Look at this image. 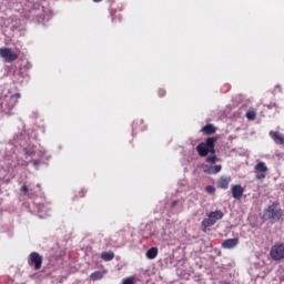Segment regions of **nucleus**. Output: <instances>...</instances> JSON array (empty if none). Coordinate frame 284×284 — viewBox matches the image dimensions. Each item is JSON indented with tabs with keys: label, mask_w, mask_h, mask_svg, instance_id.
Returning a JSON list of instances; mask_svg holds the SVG:
<instances>
[{
	"label": "nucleus",
	"mask_w": 284,
	"mask_h": 284,
	"mask_svg": "<svg viewBox=\"0 0 284 284\" xmlns=\"http://www.w3.org/2000/svg\"><path fill=\"white\" fill-rule=\"evenodd\" d=\"M216 141H219V138L216 136H211L207 138L205 140V142H201L197 146H196V152L199 154V156L205 158L209 154H213V155H209L206 158V163H211V165H214V163H216V161H219V158H216Z\"/></svg>",
	"instance_id": "nucleus-1"
},
{
	"label": "nucleus",
	"mask_w": 284,
	"mask_h": 284,
	"mask_svg": "<svg viewBox=\"0 0 284 284\" xmlns=\"http://www.w3.org/2000/svg\"><path fill=\"white\" fill-rule=\"evenodd\" d=\"M20 99H21V93L4 95L1 99V103H0L2 112H4V114L10 116V114H12V110H14V108H16L17 103H19Z\"/></svg>",
	"instance_id": "nucleus-2"
},
{
	"label": "nucleus",
	"mask_w": 284,
	"mask_h": 284,
	"mask_svg": "<svg viewBox=\"0 0 284 284\" xmlns=\"http://www.w3.org/2000/svg\"><path fill=\"white\" fill-rule=\"evenodd\" d=\"M283 219V211L278 205L271 204L267 209L264 210L263 221H274L278 222Z\"/></svg>",
	"instance_id": "nucleus-3"
},
{
	"label": "nucleus",
	"mask_w": 284,
	"mask_h": 284,
	"mask_svg": "<svg viewBox=\"0 0 284 284\" xmlns=\"http://www.w3.org/2000/svg\"><path fill=\"white\" fill-rule=\"evenodd\" d=\"M207 219H204L202 221V227L207 229L212 227V225L216 224V221H221L223 219L224 214L223 211L217 210V211H212L210 214H207Z\"/></svg>",
	"instance_id": "nucleus-4"
},
{
	"label": "nucleus",
	"mask_w": 284,
	"mask_h": 284,
	"mask_svg": "<svg viewBox=\"0 0 284 284\" xmlns=\"http://www.w3.org/2000/svg\"><path fill=\"white\" fill-rule=\"evenodd\" d=\"M0 57L6 63H12L19 59V54L14 53L10 48H1Z\"/></svg>",
	"instance_id": "nucleus-5"
},
{
	"label": "nucleus",
	"mask_w": 284,
	"mask_h": 284,
	"mask_svg": "<svg viewBox=\"0 0 284 284\" xmlns=\"http://www.w3.org/2000/svg\"><path fill=\"white\" fill-rule=\"evenodd\" d=\"M43 264V257L37 253L33 252L29 256V265H34V270H41V265Z\"/></svg>",
	"instance_id": "nucleus-6"
},
{
	"label": "nucleus",
	"mask_w": 284,
	"mask_h": 284,
	"mask_svg": "<svg viewBox=\"0 0 284 284\" xmlns=\"http://www.w3.org/2000/svg\"><path fill=\"white\" fill-rule=\"evenodd\" d=\"M231 192L233 199H236V201H241V199H243L245 189L241 184H235L232 186Z\"/></svg>",
	"instance_id": "nucleus-7"
},
{
	"label": "nucleus",
	"mask_w": 284,
	"mask_h": 284,
	"mask_svg": "<svg viewBox=\"0 0 284 284\" xmlns=\"http://www.w3.org/2000/svg\"><path fill=\"white\" fill-rule=\"evenodd\" d=\"M221 170H223V165L221 164H216V165H210L206 164L204 165V174H219V172H221Z\"/></svg>",
	"instance_id": "nucleus-8"
},
{
	"label": "nucleus",
	"mask_w": 284,
	"mask_h": 284,
	"mask_svg": "<svg viewBox=\"0 0 284 284\" xmlns=\"http://www.w3.org/2000/svg\"><path fill=\"white\" fill-rule=\"evenodd\" d=\"M232 183V176H221L217 181V187L220 190H227Z\"/></svg>",
	"instance_id": "nucleus-9"
},
{
	"label": "nucleus",
	"mask_w": 284,
	"mask_h": 284,
	"mask_svg": "<svg viewBox=\"0 0 284 284\" xmlns=\"http://www.w3.org/2000/svg\"><path fill=\"white\" fill-rule=\"evenodd\" d=\"M271 139H273L274 143L277 145H284V136L278 131H271L270 132Z\"/></svg>",
	"instance_id": "nucleus-10"
},
{
	"label": "nucleus",
	"mask_w": 284,
	"mask_h": 284,
	"mask_svg": "<svg viewBox=\"0 0 284 284\" xmlns=\"http://www.w3.org/2000/svg\"><path fill=\"white\" fill-rule=\"evenodd\" d=\"M237 245L239 239H229L222 243V247H224L225 250H232V247H236Z\"/></svg>",
	"instance_id": "nucleus-11"
},
{
	"label": "nucleus",
	"mask_w": 284,
	"mask_h": 284,
	"mask_svg": "<svg viewBox=\"0 0 284 284\" xmlns=\"http://www.w3.org/2000/svg\"><path fill=\"white\" fill-rule=\"evenodd\" d=\"M271 257L273 261H281L284 258V250H271Z\"/></svg>",
	"instance_id": "nucleus-12"
},
{
	"label": "nucleus",
	"mask_w": 284,
	"mask_h": 284,
	"mask_svg": "<svg viewBox=\"0 0 284 284\" xmlns=\"http://www.w3.org/2000/svg\"><path fill=\"white\" fill-rule=\"evenodd\" d=\"M201 132H203V134H206V135L215 134L216 133V128L213 126V124H206L205 126H203L201 129Z\"/></svg>",
	"instance_id": "nucleus-13"
},
{
	"label": "nucleus",
	"mask_w": 284,
	"mask_h": 284,
	"mask_svg": "<svg viewBox=\"0 0 284 284\" xmlns=\"http://www.w3.org/2000/svg\"><path fill=\"white\" fill-rule=\"evenodd\" d=\"M255 172L258 173H267L270 169H267V164H265V162H258L255 166H254Z\"/></svg>",
	"instance_id": "nucleus-14"
},
{
	"label": "nucleus",
	"mask_w": 284,
	"mask_h": 284,
	"mask_svg": "<svg viewBox=\"0 0 284 284\" xmlns=\"http://www.w3.org/2000/svg\"><path fill=\"white\" fill-rule=\"evenodd\" d=\"M101 258H102L103 261H112V258H114V252H112V251L103 252V253L101 254Z\"/></svg>",
	"instance_id": "nucleus-15"
},
{
	"label": "nucleus",
	"mask_w": 284,
	"mask_h": 284,
	"mask_svg": "<svg viewBox=\"0 0 284 284\" xmlns=\"http://www.w3.org/2000/svg\"><path fill=\"white\" fill-rule=\"evenodd\" d=\"M145 256L149 260L156 258V256H159V250H149Z\"/></svg>",
	"instance_id": "nucleus-16"
},
{
	"label": "nucleus",
	"mask_w": 284,
	"mask_h": 284,
	"mask_svg": "<svg viewBox=\"0 0 284 284\" xmlns=\"http://www.w3.org/2000/svg\"><path fill=\"white\" fill-rule=\"evenodd\" d=\"M91 278L92 281H101V278H103V273L100 271H95L91 274Z\"/></svg>",
	"instance_id": "nucleus-17"
},
{
	"label": "nucleus",
	"mask_w": 284,
	"mask_h": 284,
	"mask_svg": "<svg viewBox=\"0 0 284 284\" xmlns=\"http://www.w3.org/2000/svg\"><path fill=\"white\" fill-rule=\"evenodd\" d=\"M246 119L248 121H254V119H256V111L252 110V111L246 112Z\"/></svg>",
	"instance_id": "nucleus-18"
},
{
	"label": "nucleus",
	"mask_w": 284,
	"mask_h": 284,
	"mask_svg": "<svg viewBox=\"0 0 284 284\" xmlns=\"http://www.w3.org/2000/svg\"><path fill=\"white\" fill-rule=\"evenodd\" d=\"M205 192H207V194H214V192H216V187H214L212 185H207L205 187Z\"/></svg>",
	"instance_id": "nucleus-19"
},
{
	"label": "nucleus",
	"mask_w": 284,
	"mask_h": 284,
	"mask_svg": "<svg viewBox=\"0 0 284 284\" xmlns=\"http://www.w3.org/2000/svg\"><path fill=\"white\" fill-rule=\"evenodd\" d=\"M265 174H266V173H257V174L255 175V179H257V181H263V179H265Z\"/></svg>",
	"instance_id": "nucleus-20"
},
{
	"label": "nucleus",
	"mask_w": 284,
	"mask_h": 284,
	"mask_svg": "<svg viewBox=\"0 0 284 284\" xmlns=\"http://www.w3.org/2000/svg\"><path fill=\"white\" fill-rule=\"evenodd\" d=\"M273 250H284V243H277L273 246Z\"/></svg>",
	"instance_id": "nucleus-21"
},
{
	"label": "nucleus",
	"mask_w": 284,
	"mask_h": 284,
	"mask_svg": "<svg viewBox=\"0 0 284 284\" xmlns=\"http://www.w3.org/2000/svg\"><path fill=\"white\" fill-rule=\"evenodd\" d=\"M158 94L160 98L165 97V94H166L165 89H159Z\"/></svg>",
	"instance_id": "nucleus-22"
},
{
	"label": "nucleus",
	"mask_w": 284,
	"mask_h": 284,
	"mask_svg": "<svg viewBox=\"0 0 284 284\" xmlns=\"http://www.w3.org/2000/svg\"><path fill=\"white\" fill-rule=\"evenodd\" d=\"M123 284H134V280H132L131 277H128L123 281Z\"/></svg>",
	"instance_id": "nucleus-23"
},
{
	"label": "nucleus",
	"mask_w": 284,
	"mask_h": 284,
	"mask_svg": "<svg viewBox=\"0 0 284 284\" xmlns=\"http://www.w3.org/2000/svg\"><path fill=\"white\" fill-rule=\"evenodd\" d=\"M21 192H23V194H28V185H22Z\"/></svg>",
	"instance_id": "nucleus-24"
},
{
	"label": "nucleus",
	"mask_w": 284,
	"mask_h": 284,
	"mask_svg": "<svg viewBox=\"0 0 284 284\" xmlns=\"http://www.w3.org/2000/svg\"><path fill=\"white\" fill-rule=\"evenodd\" d=\"M83 196H85V191L84 190H82L81 194H80V197H83Z\"/></svg>",
	"instance_id": "nucleus-25"
},
{
	"label": "nucleus",
	"mask_w": 284,
	"mask_h": 284,
	"mask_svg": "<svg viewBox=\"0 0 284 284\" xmlns=\"http://www.w3.org/2000/svg\"><path fill=\"white\" fill-rule=\"evenodd\" d=\"M178 203H179L178 201H174V202L172 203V207H175Z\"/></svg>",
	"instance_id": "nucleus-26"
},
{
	"label": "nucleus",
	"mask_w": 284,
	"mask_h": 284,
	"mask_svg": "<svg viewBox=\"0 0 284 284\" xmlns=\"http://www.w3.org/2000/svg\"><path fill=\"white\" fill-rule=\"evenodd\" d=\"M94 3H101L102 0H93Z\"/></svg>",
	"instance_id": "nucleus-27"
},
{
	"label": "nucleus",
	"mask_w": 284,
	"mask_h": 284,
	"mask_svg": "<svg viewBox=\"0 0 284 284\" xmlns=\"http://www.w3.org/2000/svg\"><path fill=\"white\" fill-rule=\"evenodd\" d=\"M150 250H156V247H151Z\"/></svg>",
	"instance_id": "nucleus-28"
}]
</instances>
